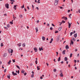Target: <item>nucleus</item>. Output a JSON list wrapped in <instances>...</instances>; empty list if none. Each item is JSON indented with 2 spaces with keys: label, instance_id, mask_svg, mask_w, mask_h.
I'll return each mask as SVG.
<instances>
[{
  "label": "nucleus",
  "instance_id": "f257e3e1",
  "mask_svg": "<svg viewBox=\"0 0 80 80\" xmlns=\"http://www.w3.org/2000/svg\"><path fill=\"white\" fill-rule=\"evenodd\" d=\"M8 52L9 53H13V50L11 49H9L8 50Z\"/></svg>",
  "mask_w": 80,
  "mask_h": 80
},
{
  "label": "nucleus",
  "instance_id": "f03ea898",
  "mask_svg": "<svg viewBox=\"0 0 80 80\" xmlns=\"http://www.w3.org/2000/svg\"><path fill=\"white\" fill-rule=\"evenodd\" d=\"M58 0H55V2L54 3L55 5H57V4H58Z\"/></svg>",
  "mask_w": 80,
  "mask_h": 80
},
{
  "label": "nucleus",
  "instance_id": "7ed1b4c3",
  "mask_svg": "<svg viewBox=\"0 0 80 80\" xmlns=\"http://www.w3.org/2000/svg\"><path fill=\"white\" fill-rule=\"evenodd\" d=\"M6 7L7 8H9V4H5Z\"/></svg>",
  "mask_w": 80,
  "mask_h": 80
},
{
  "label": "nucleus",
  "instance_id": "20e7f679",
  "mask_svg": "<svg viewBox=\"0 0 80 80\" xmlns=\"http://www.w3.org/2000/svg\"><path fill=\"white\" fill-rule=\"evenodd\" d=\"M12 75H14V76H15V75H17V73H14V72H12Z\"/></svg>",
  "mask_w": 80,
  "mask_h": 80
},
{
  "label": "nucleus",
  "instance_id": "39448f33",
  "mask_svg": "<svg viewBox=\"0 0 80 80\" xmlns=\"http://www.w3.org/2000/svg\"><path fill=\"white\" fill-rule=\"evenodd\" d=\"M59 75L61 77H63V72H62V73H61Z\"/></svg>",
  "mask_w": 80,
  "mask_h": 80
},
{
  "label": "nucleus",
  "instance_id": "423d86ee",
  "mask_svg": "<svg viewBox=\"0 0 80 80\" xmlns=\"http://www.w3.org/2000/svg\"><path fill=\"white\" fill-rule=\"evenodd\" d=\"M43 48L42 47L41 48H39V51H42V50L43 51V49L42 48Z\"/></svg>",
  "mask_w": 80,
  "mask_h": 80
},
{
  "label": "nucleus",
  "instance_id": "0eeeda50",
  "mask_svg": "<svg viewBox=\"0 0 80 80\" xmlns=\"http://www.w3.org/2000/svg\"><path fill=\"white\" fill-rule=\"evenodd\" d=\"M68 28H70V27H71V24H70L69 22H68Z\"/></svg>",
  "mask_w": 80,
  "mask_h": 80
},
{
  "label": "nucleus",
  "instance_id": "6e6552de",
  "mask_svg": "<svg viewBox=\"0 0 80 80\" xmlns=\"http://www.w3.org/2000/svg\"><path fill=\"white\" fill-rule=\"evenodd\" d=\"M34 50L35 51V52H37V48L35 47L34 48Z\"/></svg>",
  "mask_w": 80,
  "mask_h": 80
},
{
  "label": "nucleus",
  "instance_id": "1a4fd4ad",
  "mask_svg": "<svg viewBox=\"0 0 80 80\" xmlns=\"http://www.w3.org/2000/svg\"><path fill=\"white\" fill-rule=\"evenodd\" d=\"M17 45L20 47L21 46H22V43H19V44H17Z\"/></svg>",
  "mask_w": 80,
  "mask_h": 80
},
{
  "label": "nucleus",
  "instance_id": "9d476101",
  "mask_svg": "<svg viewBox=\"0 0 80 80\" xmlns=\"http://www.w3.org/2000/svg\"><path fill=\"white\" fill-rule=\"evenodd\" d=\"M42 39L43 40V41H45V38L44 36H42Z\"/></svg>",
  "mask_w": 80,
  "mask_h": 80
},
{
  "label": "nucleus",
  "instance_id": "9b49d317",
  "mask_svg": "<svg viewBox=\"0 0 80 80\" xmlns=\"http://www.w3.org/2000/svg\"><path fill=\"white\" fill-rule=\"evenodd\" d=\"M74 36L75 37V38H77V33H75V34H74Z\"/></svg>",
  "mask_w": 80,
  "mask_h": 80
},
{
  "label": "nucleus",
  "instance_id": "f8f14e48",
  "mask_svg": "<svg viewBox=\"0 0 80 80\" xmlns=\"http://www.w3.org/2000/svg\"><path fill=\"white\" fill-rule=\"evenodd\" d=\"M65 48L66 49H68V48H69V46H68V45H67L66 46Z\"/></svg>",
  "mask_w": 80,
  "mask_h": 80
},
{
  "label": "nucleus",
  "instance_id": "ddd939ff",
  "mask_svg": "<svg viewBox=\"0 0 80 80\" xmlns=\"http://www.w3.org/2000/svg\"><path fill=\"white\" fill-rule=\"evenodd\" d=\"M53 40V38H52L51 39V42H49L50 43H52V41Z\"/></svg>",
  "mask_w": 80,
  "mask_h": 80
},
{
  "label": "nucleus",
  "instance_id": "4468645a",
  "mask_svg": "<svg viewBox=\"0 0 80 80\" xmlns=\"http://www.w3.org/2000/svg\"><path fill=\"white\" fill-rule=\"evenodd\" d=\"M64 60L65 61H67V60H68V58H67V57H65L64 58Z\"/></svg>",
  "mask_w": 80,
  "mask_h": 80
},
{
  "label": "nucleus",
  "instance_id": "2eb2a0df",
  "mask_svg": "<svg viewBox=\"0 0 80 80\" xmlns=\"http://www.w3.org/2000/svg\"><path fill=\"white\" fill-rule=\"evenodd\" d=\"M66 51L65 50H64L62 51V53L63 55H65V52H66Z\"/></svg>",
  "mask_w": 80,
  "mask_h": 80
},
{
  "label": "nucleus",
  "instance_id": "dca6fc26",
  "mask_svg": "<svg viewBox=\"0 0 80 80\" xmlns=\"http://www.w3.org/2000/svg\"><path fill=\"white\" fill-rule=\"evenodd\" d=\"M71 43L72 45H73V41L72 39L71 40Z\"/></svg>",
  "mask_w": 80,
  "mask_h": 80
},
{
  "label": "nucleus",
  "instance_id": "f3484780",
  "mask_svg": "<svg viewBox=\"0 0 80 80\" xmlns=\"http://www.w3.org/2000/svg\"><path fill=\"white\" fill-rule=\"evenodd\" d=\"M35 29L36 30V33H37V32H38V28H36Z\"/></svg>",
  "mask_w": 80,
  "mask_h": 80
},
{
  "label": "nucleus",
  "instance_id": "a211bd4d",
  "mask_svg": "<svg viewBox=\"0 0 80 80\" xmlns=\"http://www.w3.org/2000/svg\"><path fill=\"white\" fill-rule=\"evenodd\" d=\"M7 56V54L6 53H4V54L3 57H6Z\"/></svg>",
  "mask_w": 80,
  "mask_h": 80
},
{
  "label": "nucleus",
  "instance_id": "6ab92c4d",
  "mask_svg": "<svg viewBox=\"0 0 80 80\" xmlns=\"http://www.w3.org/2000/svg\"><path fill=\"white\" fill-rule=\"evenodd\" d=\"M59 40H60V38H59V37H58L57 39V42H58Z\"/></svg>",
  "mask_w": 80,
  "mask_h": 80
},
{
  "label": "nucleus",
  "instance_id": "aec40b11",
  "mask_svg": "<svg viewBox=\"0 0 80 80\" xmlns=\"http://www.w3.org/2000/svg\"><path fill=\"white\" fill-rule=\"evenodd\" d=\"M10 63H11V60H10L9 61V62H8V65H10Z\"/></svg>",
  "mask_w": 80,
  "mask_h": 80
},
{
  "label": "nucleus",
  "instance_id": "412c9836",
  "mask_svg": "<svg viewBox=\"0 0 80 80\" xmlns=\"http://www.w3.org/2000/svg\"><path fill=\"white\" fill-rule=\"evenodd\" d=\"M7 77L9 79H10V75H8L7 76Z\"/></svg>",
  "mask_w": 80,
  "mask_h": 80
},
{
  "label": "nucleus",
  "instance_id": "4be33fe9",
  "mask_svg": "<svg viewBox=\"0 0 80 80\" xmlns=\"http://www.w3.org/2000/svg\"><path fill=\"white\" fill-rule=\"evenodd\" d=\"M61 60V59H60V57L58 58V62H60V61Z\"/></svg>",
  "mask_w": 80,
  "mask_h": 80
},
{
  "label": "nucleus",
  "instance_id": "5701e85b",
  "mask_svg": "<svg viewBox=\"0 0 80 80\" xmlns=\"http://www.w3.org/2000/svg\"><path fill=\"white\" fill-rule=\"evenodd\" d=\"M40 67V66H39V67L38 66L37 67V68L38 70H40V68H38V67Z\"/></svg>",
  "mask_w": 80,
  "mask_h": 80
},
{
  "label": "nucleus",
  "instance_id": "b1692460",
  "mask_svg": "<svg viewBox=\"0 0 80 80\" xmlns=\"http://www.w3.org/2000/svg\"><path fill=\"white\" fill-rule=\"evenodd\" d=\"M62 30V27H60L59 28L58 30H59V31H60V30Z\"/></svg>",
  "mask_w": 80,
  "mask_h": 80
},
{
  "label": "nucleus",
  "instance_id": "393cba45",
  "mask_svg": "<svg viewBox=\"0 0 80 80\" xmlns=\"http://www.w3.org/2000/svg\"><path fill=\"white\" fill-rule=\"evenodd\" d=\"M73 32H71L70 33V36H72V34H73Z\"/></svg>",
  "mask_w": 80,
  "mask_h": 80
},
{
  "label": "nucleus",
  "instance_id": "a878e982",
  "mask_svg": "<svg viewBox=\"0 0 80 80\" xmlns=\"http://www.w3.org/2000/svg\"><path fill=\"white\" fill-rule=\"evenodd\" d=\"M24 72H25V71H23V70H22L21 72L22 73H24Z\"/></svg>",
  "mask_w": 80,
  "mask_h": 80
},
{
  "label": "nucleus",
  "instance_id": "bb28decb",
  "mask_svg": "<svg viewBox=\"0 0 80 80\" xmlns=\"http://www.w3.org/2000/svg\"><path fill=\"white\" fill-rule=\"evenodd\" d=\"M72 55H73V54L72 53L70 54V58H71V57H72Z\"/></svg>",
  "mask_w": 80,
  "mask_h": 80
},
{
  "label": "nucleus",
  "instance_id": "cd10ccee",
  "mask_svg": "<svg viewBox=\"0 0 80 80\" xmlns=\"http://www.w3.org/2000/svg\"><path fill=\"white\" fill-rule=\"evenodd\" d=\"M62 23H65V21H64V20H62L61 22Z\"/></svg>",
  "mask_w": 80,
  "mask_h": 80
},
{
  "label": "nucleus",
  "instance_id": "c85d7f7f",
  "mask_svg": "<svg viewBox=\"0 0 80 80\" xmlns=\"http://www.w3.org/2000/svg\"><path fill=\"white\" fill-rule=\"evenodd\" d=\"M34 74H32V75H31V77L32 78H33V77H34Z\"/></svg>",
  "mask_w": 80,
  "mask_h": 80
},
{
  "label": "nucleus",
  "instance_id": "c756f323",
  "mask_svg": "<svg viewBox=\"0 0 80 80\" xmlns=\"http://www.w3.org/2000/svg\"><path fill=\"white\" fill-rule=\"evenodd\" d=\"M72 40H73V41H74V42L75 41V38H73L72 39Z\"/></svg>",
  "mask_w": 80,
  "mask_h": 80
},
{
  "label": "nucleus",
  "instance_id": "7c9ffc66",
  "mask_svg": "<svg viewBox=\"0 0 80 80\" xmlns=\"http://www.w3.org/2000/svg\"><path fill=\"white\" fill-rule=\"evenodd\" d=\"M16 66L18 68L20 69V67H19V66H18V65H16Z\"/></svg>",
  "mask_w": 80,
  "mask_h": 80
},
{
  "label": "nucleus",
  "instance_id": "2f4dec72",
  "mask_svg": "<svg viewBox=\"0 0 80 80\" xmlns=\"http://www.w3.org/2000/svg\"><path fill=\"white\" fill-rule=\"evenodd\" d=\"M4 28L5 29H6V30H8V28H7V27H4Z\"/></svg>",
  "mask_w": 80,
  "mask_h": 80
},
{
  "label": "nucleus",
  "instance_id": "473e14b6",
  "mask_svg": "<svg viewBox=\"0 0 80 80\" xmlns=\"http://www.w3.org/2000/svg\"><path fill=\"white\" fill-rule=\"evenodd\" d=\"M13 62V63H15V59H12V60Z\"/></svg>",
  "mask_w": 80,
  "mask_h": 80
},
{
  "label": "nucleus",
  "instance_id": "72a5a7b5",
  "mask_svg": "<svg viewBox=\"0 0 80 80\" xmlns=\"http://www.w3.org/2000/svg\"><path fill=\"white\" fill-rule=\"evenodd\" d=\"M3 43H2L1 44V46L3 47Z\"/></svg>",
  "mask_w": 80,
  "mask_h": 80
},
{
  "label": "nucleus",
  "instance_id": "f704fd0d",
  "mask_svg": "<svg viewBox=\"0 0 80 80\" xmlns=\"http://www.w3.org/2000/svg\"><path fill=\"white\" fill-rule=\"evenodd\" d=\"M7 27L8 28H10V25H9V24L7 25Z\"/></svg>",
  "mask_w": 80,
  "mask_h": 80
},
{
  "label": "nucleus",
  "instance_id": "c9c22d12",
  "mask_svg": "<svg viewBox=\"0 0 80 80\" xmlns=\"http://www.w3.org/2000/svg\"><path fill=\"white\" fill-rule=\"evenodd\" d=\"M17 8V5H15L14 6L13 8Z\"/></svg>",
  "mask_w": 80,
  "mask_h": 80
},
{
  "label": "nucleus",
  "instance_id": "e433bc0d",
  "mask_svg": "<svg viewBox=\"0 0 80 80\" xmlns=\"http://www.w3.org/2000/svg\"><path fill=\"white\" fill-rule=\"evenodd\" d=\"M50 29L51 30H53V28L51 27L50 28Z\"/></svg>",
  "mask_w": 80,
  "mask_h": 80
},
{
  "label": "nucleus",
  "instance_id": "4c0bfd02",
  "mask_svg": "<svg viewBox=\"0 0 80 80\" xmlns=\"http://www.w3.org/2000/svg\"><path fill=\"white\" fill-rule=\"evenodd\" d=\"M58 33V31H56L55 32V33Z\"/></svg>",
  "mask_w": 80,
  "mask_h": 80
},
{
  "label": "nucleus",
  "instance_id": "58836bf2",
  "mask_svg": "<svg viewBox=\"0 0 80 80\" xmlns=\"http://www.w3.org/2000/svg\"><path fill=\"white\" fill-rule=\"evenodd\" d=\"M10 24H11V25H12V24H13V22H10Z\"/></svg>",
  "mask_w": 80,
  "mask_h": 80
},
{
  "label": "nucleus",
  "instance_id": "ea45409f",
  "mask_svg": "<svg viewBox=\"0 0 80 80\" xmlns=\"http://www.w3.org/2000/svg\"><path fill=\"white\" fill-rule=\"evenodd\" d=\"M24 4H23V6L21 7V8H24Z\"/></svg>",
  "mask_w": 80,
  "mask_h": 80
},
{
  "label": "nucleus",
  "instance_id": "a19ab883",
  "mask_svg": "<svg viewBox=\"0 0 80 80\" xmlns=\"http://www.w3.org/2000/svg\"><path fill=\"white\" fill-rule=\"evenodd\" d=\"M32 8H33V9H34V6H33V5H32Z\"/></svg>",
  "mask_w": 80,
  "mask_h": 80
},
{
  "label": "nucleus",
  "instance_id": "79ce46f5",
  "mask_svg": "<svg viewBox=\"0 0 80 80\" xmlns=\"http://www.w3.org/2000/svg\"><path fill=\"white\" fill-rule=\"evenodd\" d=\"M23 47H25V44L24 43L22 44Z\"/></svg>",
  "mask_w": 80,
  "mask_h": 80
},
{
  "label": "nucleus",
  "instance_id": "37998d69",
  "mask_svg": "<svg viewBox=\"0 0 80 80\" xmlns=\"http://www.w3.org/2000/svg\"><path fill=\"white\" fill-rule=\"evenodd\" d=\"M19 17H20V18H22V15H19Z\"/></svg>",
  "mask_w": 80,
  "mask_h": 80
},
{
  "label": "nucleus",
  "instance_id": "c03bdc74",
  "mask_svg": "<svg viewBox=\"0 0 80 80\" xmlns=\"http://www.w3.org/2000/svg\"><path fill=\"white\" fill-rule=\"evenodd\" d=\"M53 70L54 72H55L56 71H57V69H54Z\"/></svg>",
  "mask_w": 80,
  "mask_h": 80
},
{
  "label": "nucleus",
  "instance_id": "a18cd8bd",
  "mask_svg": "<svg viewBox=\"0 0 80 80\" xmlns=\"http://www.w3.org/2000/svg\"><path fill=\"white\" fill-rule=\"evenodd\" d=\"M52 26H53V27H55V25H54L53 23L52 24Z\"/></svg>",
  "mask_w": 80,
  "mask_h": 80
},
{
  "label": "nucleus",
  "instance_id": "49530a36",
  "mask_svg": "<svg viewBox=\"0 0 80 80\" xmlns=\"http://www.w3.org/2000/svg\"><path fill=\"white\" fill-rule=\"evenodd\" d=\"M11 1V2H15V1L14 0H10Z\"/></svg>",
  "mask_w": 80,
  "mask_h": 80
},
{
  "label": "nucleus",
  "instance_id": "de8ad7c7",
  "mask_svg": "<svg viewBox=\"0 0 80 80\" xmlns=\"http://www.w3.org/2000/svg\"><path fill=\"white\" fill-rule=\"evenodd\" d=\"M24 75L25 76L26 75H27V73L25 72V73H24Z\"/></svg>",
  "mask_w": 80,
  "mask_h": 80
},
{
  "label": "nucleus",
  "instance_id": "09e8293b",
  "mask_svg": "<svg viewBox=\"0 0 80 80\" xmlns=\"http://www.w3.org/2000/svg\"><path fill=\"white\" fill-rule=\"evenodd\" d=\"M36 8V9H37V10H39V9L38 8V7H37Z\"/></svg>",
  "mask_w": 80,
  "mask_h": 80
},
{
  "label": "nucleus",
  "instance_id": "8fccbe9b",
  "mask_svg": "<svg viewBox=\"0 0 80 80\" xmlns=\"http://www.w3.org/2000/svg\"><path fill=\"white\" fill-rule=\"evenodd\" d=\"M27 8L28 10H30V8H29V7L28 6L27 7Z\"/></svg>",
  "mask_w": 80,
  "mask_h": 80
},
{
  "label": "nucleus",
  "instance_id": "3c124183",
  "mask_svg": "<svg viewBox=\"0 0 80 80\" xmlns=\"http://www.w3.org/2000/svg\"><path fill=\"white\" fill-rule=\"evenodd\" d=\"M58 23H60V24H59V25H60V26L61 25H62V22H59Z\"/></svg>",
  "mask_w": 80,
  "mask_h": 80
},
{
  "label": "nucleus",
  "instance_id": "603ef678",
  "mask_svg": "<svg viewBox=\"0 0 80 80\" xmlns=\"http://www.w3.org/2000/svg\"><path fill=\"white\" fill-rule=\"evenodd\" d=\"M35 62L36 64H37V60H36Z\"/></svg>",
  "mask_w": 80,
  "mask_h": 80
},
{
  "label": "nucleus",
  "instance_id": "864d4df0",
  "mask_svg": "<svg viewBox=\"0 0 80 80\" xmlns=\"http://www.w3.org/2000/svg\"><path fill=\"white\" fill-rule=\"evenodd\" d=\"M4 72H7V69H5L4 70Z\"/></svg>",
  "mask_w": 80,
  "mask_h": 80
},
{
  "label": "nucleus",
  "instance_id": "5fc2aeb1",
  "mask_svg": "<svg viewBox=\"0 0 80 80\" xmlns=\"http://www.w3.org/2000/svg\"><path fill=\"white\" fill-rule=\"evenodd\" d=\"M61 63H62V64H63V61H62L61 62Z\"/></svg>",
  "mask_w": 80,
  "mask_h": 80
},
{
  "label": "nucleus",
  "instance_id": "6e6d98bb",
  "mask_svg": "<svg viewBox=\"0 0 80 80\" xmlns=\"http://www.w3.org/2000/svg\"><path fill=\"white\" fill-rule=\"evenodd\" d=\"M70 12V10H68V13H69V12Z\"/></svg>",
  "mask_w": 80,
  "mask_h": 80
},
{
  "label": "nucleus",
  "instance_id": "4d7b16f0",
  "mask_svg": "<svg viewBox=\"0 0 80 80\" xmlns=\"http://www.w3.org/2000/svg\"><path fill=\"white\" fill-rule=\"evenodd\" d=\"M65 17H63L62 18V19H64L65 18Z\"/></svg>",
  "mask_w": 80,
  "mask_h": 80
},
{
  "label": "nucleus",
  "instance_id": "13d9d810",
  "mask_svg": "<svg viewBox=\"0 0 80 80\" xmlns=\"http://www.w3.org/2000/svg\"><path fill=\"white\" fill-rule=\"evenodd\" d=\"M49 26H50V24H48V23L47 25V26L49 27Z\"/></svg>",
  "mask_w": 80,
  "mask_h": 80
},
{
  "label": "nucleus",
  "instance_id": "bf43d9fd",
  "mask_svg": "<svg viewBox=\"0 0 80 80\" xmlns=\"http://www.w3.org/2000/svg\"><path fill=\"white\" fill-rule=\"evenodd\" d=\"M20 73V71H19V70H18V74H19V73Z\"/></svg>",
  "mask_w": 80,
  "mask_h": 80
},
{
  "label": "nucleus",
  "instance_id": "052dcab7",
  "mask_svg": "<svg viewBox=\"0 0 80 80\" xmlns=\"http://www.w3.org/2000/svg\"><path fill=\"white\" fill-rule=\"evenodd\" d=\"M40 78V79H43V78H42V76H41Z\"/></svg>",
  "mask_w": 80,
  "mask_h": 80
},
{
  "label": "nucleus",
  "instance_id": "680f3d73",
  "mask_svg": "<svg viewBox=\"0 0 80 80\" xmlns=\"http://www.w3.org/2000/svg\"><path fill=\"white\" fill-rule=\"evenodd\" d=\"M37 2L38 3H40V2L38 1Z\"/></svg>",
  "mask_w": 80,
  "mask_h": 80
},
{
  "label": "nucleus",
  "instance_id": "e2e57ef3",
  "mask_svg": "<svg viewBox=\"0 0 80 80\" xmlns=\"http://www.w3.org/2000/svg\"><path fill=\"white\" fill-rule=\"evenodd\" d=\"M74 62H75V63H77V60H74Z\"/></svg>",
  "mask_w": 80,
  "mask_h": 80
},
{
  "label": "nucleus",
  "instance_id": "0e129e2a",
  "mask_svg": "<svg viewBox=\"0 0 80 80\" xmlns=\"http://www.w3.org/2000/svg\"><path fill=\"white\" fill-rule=\"evenodd\" d=\"M66 20H67L68 19L67 18V17H65L64 18Z\"/></svg>",
  "mask_w": 80,
  "mask_h": 80
},
{
  "label": "nucleus",
  "instance_id": "69168bd1",
  "mask_svg": "<svg viewBox=\"0 0 80 80\" xmlns=\"http://www.w3.org/2000/svg\"><path fill=\"white\" fill-rule=\"evenodd\" d=\"M24 11L25 12H27V9H25V8H24Z\"/></svg>",
  "mask_w": 80,
  "mask_h": 80
},
{
  "label": "nucleus",
  "instance_id": "338daca9",
  "mask_svg": "<svg viewBox=\"0 0 80 80\" xmlns=\"http://www.w3.org/2000/svg\"><path fill=\"white\" fill-rule=\"evenodd\" d=\"M39 22V20H38L37 21V22L38 23Z\"/></svg>",
  "mask_w": 80,
  "mask_h": 80
},
{
  "label": "nucleus",
  "instance_id": "774afa93",
  "mask_svg": "<svg viewBox=\"0 0 80 80\" xmlns=\"http://www.w3.org/2000/svg\"><path fill=\"white\" fill-rule=\"evenodd\" d=\"M78 12L80 13V9L78 10Z\"/></svg>",
  "mask_w": 80,
  "mask_h": 80
}]
</instances>
